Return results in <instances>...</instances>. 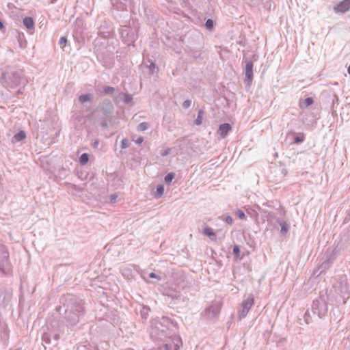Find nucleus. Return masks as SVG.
Listing matches in <instances>:
<instances>
[{"instance_id":"obj_1","label":"nucleus","mask_w":350,"mask_h":350,"mask_svg":"<svg viewBox=\"0 0 350 350\" xmlns=\"http://www.w3.org/2000/svg\"><path fill=\"white\" fill-rule=\"evenodd\" d=\"M0 82L5 88L15 89L27 83L23 68L16 64L5 65L1 68Z\"/></svg>"},{"instance_id":"obj_2","label":"nucleus","mask_w":350,"mask_h":350,"mask_svg":"<svg viewBox=\"0 0 350 350\" xmlns=\"http://www.w3.org/2000/svg\"><path fill=\"white\" fill-rule=\"evenodd\" d=\"M64 305L66 307L65 319L68 323V326L77 325L79 321L80 317L83 314V300L75 295H68L65 298Z\"/></svg>"},{"instance_id":"obj_3","label":"nucleus","mask_w":350,"mask_h":350,"mask_svg":"<svg viewBox=\"0 0 350 350\" xmlns=\"http://www.w3.org/2000/svg\"><path fill=\"white\" fill-rule=\"evenodd\" d=\"M168 323V319L164 317L154 319L151 323L150 338L155 341L165 342L169 331Z\"/></svg>"},{"instance_id":"obj_4","label":"nucleus","mask_w":350,"mask_h":350,"mask_svg":"<svg viewBox=\"0 0 350 350\" xmlns=\"http://www.w3.org/2000/svg\"><path fill=\"white\" fill-rule=\"evenodd\" d=\"M327 310L326 297L322 294V292H321L319 297L312 302V311L321 319L326 315Z\"/></svg>"},{"instance_id":"obj_5","label":"nucleus","mask_w":350,"mask_h":350,"mask_svg":"<svg viewBox=\"0 0 350 350\" xmlns=\"http://www.w3.org/2000/svg\"><path fill=\"white\" fill-rule=\"evenodd\" d=\"M10 266L9 252L4 245H0V271L5 273Z\"/></svg>"},{"instance_id":"obj_6","label":"nucleus","mask_w":350,"mask_h":350,"mask_svg":"<svg viewBox=\"0 0 350 350\" xmlns=\"http://www.w3.org/2000/svg\"><path fill=\"white\" fill-rule=\"evenodd\" d=\"M254 304V296L253 295H250L245 300H243L241 304V308L239 311V318L240 319L245 318Z\"/></svg>"},{"instance_id":"obj_7","label":"nucleus","mask_w":350,"mask_h":350,"mask_svg":"<svg viewBox=\"0 0 350 350\" xmlns=\"http://www.w3.org/2000/svg\"><path fill=\"white\" fill-rule=\"evenodd\" d=\"M253 67L254 63L251 59L245 60V83L247 87H250L252 82L253 81L254 75H253Z\"/></svg>"},{"instance_id":"obj_8","label":"nucleus","mask_w":350,"mask_h":350,"mask_svg":"<svg viewBox=\"0 0 350 350\" xmlns=\"http://www.w3.org/2000/svg\"><path fill=\"white\" fill-rule=\"evenodd\" d=\"M350 10V0H343L334 7L336 12L345 13Z\"/></svg>"},{"instance_id":"obj_9","label":"nucleus","mask_w":350,"mask_h":350,"mask_svg":"<svg viewBox=\"0 0 350 350\" xmlns=\"http://www.w3.org/2000/svg\"><path fill=\"white\" fill-rule=\"evenodd\" d=\"M220 312V309L217 306H211L205 310V316L207 319H213L215 318Z\"/></svg>"},{"instance_id":"obj_10","label":"nucleus","mask_w":350,"mask_h":350,"mask_svg":"<svg viewBox=\"0 0 350 350\" xmlns=\"http://www.w3.org/2000/svg\"><path fill=\"white\" fill-rule=\"evenodd\" d=\"M231 130L232 126L229 123H224L219 125L217 133L221 138H225Z\"/></svg>"},{"instance_id":"obj_11","label":"nucleus","mask_w":350,"mask_h":350,"mask_svg":"<svg viewBox=\"0 0 350 350\" xmlns=\"http://www.w3.org/2000/svg\"><path fill=\"white\" fill-rule=\"evenodd\" d=\"M163 295L172 298V299H178L181 297V293L179 291L172 288L165 289Z\"/></svg>"},{"instance_id":"obj_12","label":"nucleus","mask_w":350,"mask_h":350,"mask_svg":"<svg viewBox=\"0 0 350 350\" xmlns=\"http://www.w3.org/2000/svg\"><path fill=\"white\" fill-rule=\"evenodd\" d=\"M339 288L341 297L345 299L344 304H345L346 300L349 298L348 285L346 283H340Z\"/></svg>"},{"instance_id":"obj_13","label":"nucleus","mask_w":350,"mask_h":350,"mask_svg":"<svg viewBox=\"0 0 350 350\" xmlns=\"http://www.w3.org/2000/svg\"><path fill=\"white\" fill-rule=\"evenodd\" d=\"M101 110L106 115L111 114L113 111V106L109 100H105L101 107Z\"/></svg>"},{"instance_id":"obj_14","label":"nucleus","mask_w":350,"mask_h":350,"mask_svg":"<svg viewBox=\"0 0 350 350\" xmlns=\"http://www.w3.org/2000/svg\"><path fill=\"white\" fill-rule=\"evenodd\" d=\"M23 23L24 26L29 31H31V30L34 29L35 23H34V21H33V18L29 17V16H26V17H25L23 18Z\"/></svg>"},{"instance_id":"obj_15","label":"nucleus","mask_w":350,"mask_h":350,"mask_svg":"<svg viewBox=\"0 0 350 350\" xmlns=\"http://www.w3.org/2000/svg\"><path fill=\"white\" fill-rule=\"evenodd\" d=\"M26 138V133L24 131H20L15 134L12 138V142L13 144L19 142Z\"/></svg>"},{"instance_id":"obj_16","label":"nucleus","mask_w":350,"mask_h":350,"mask_svg":"<svg viewBox=\"0 0 350 350\" xmlns=\"http://www.w3.org/2000/svg\"><path fill=\"white\" fill-rule=\"evenodd\" d=\"M203 233L206 236L208 237L211 240H213V241L216 240L217 236L211 228L208 227V226L205 227L203 229Z\"/></svg>"},{"instance_id":"obj_17","label":"nucleus","mask_w":350,"mask_h":350,"mask_svg":"<svg viewBox=\"0 0 350 350\" xmlns=\"http://www.w3.org/2000/svg\"><path fill=\"white\" fill-rule=\"evenodd\" d=\"M278 222L280 224V226H281V230H280L281 234L285 235L288 231V224L286 221H282V220H278Z\"/></svg>"},{"instance_id":"obj_18","label":"nucleus","mask_w":350,"mask_h":350,"mask_svg":"<svg viewBox=\"0 0 350 350\" xmlns=\"http://www.w3.org/2000/svg\"><path fill=\"white\" fill-rule=\"evenodd\" d=\"M93 96L92 94L88 93L85 94H81L79 97V102L81 104H83L86 102L90 101L92 98Z\"/></svg>"},{"instance_id":"obj_19","label":"nucleus","mask_w":350,"mask_h":350,"mask_svg":"<svg viewBox=\"0 0 350 350\" xmlns=\"http://www.w3.org/2000/svg\"><path fill=\"white\" fill-rule=\"evenodd\" d=\"M164 193V185H158L157 186V190L154 192V198H161Z\"/></svg>"},{"instance_id":"obj_20","label":"nucleus","mask_w":350,"mask_h":350,"mask_svg":"<svg viewBox=\"0 0 350 350\" xmlns=\"http://www.w3.org/2000/svg\"><path fill=\"white\" fill-rule=\"evenodd\" d=\"M314 103V100L312 97H307L303 103H300L299 106L301 108H305L310 106Z\"/></svg>"},{"instance_id":"obj_21","label":"nucleus","mask_w":350,"mask_h":350,"mask_svg":"<svg viewBox=\"0 0 350 350\" xmlns=\"http://www.w3.org/2000/svg\"><path fill=\"white\" fill-rule=\"evenodd\" d=\"M179 342H180V341L178 340L176 343H174V344L166 343L164 345L165 349V350H172L173 348V350H178L180 349Z\"/></svg>"},{"instance_id":"obj_22","label":"nucleus","mask_w":350,"mask_h":350,"mask_svg":"<svg viewBox=\"0 0 350 350\" xmlns=\"http://www.w3.org/2000/svg\"><path fill=\"white\" fill-rule=\"evenodd\" d=\"M89 154L88 153H83L79 159V162L81 165H84L88 163L89 161Z\"/></svg>"},{"instance_id":"obj_23","label":"nucleus","mask_w":350,"mask_h":350,"mask_svg":"<svg viewBox=\"0 0 350 350\" xmlns=\"http://www.w3.org/2000/svg\"><path fill=\"white\" fill-rule=\"evenodd\" d=\"M240 252H241V251H240L239 246L237 245H235L233 247V254H234L236 260H241L242 259V257L240 256Z\"/></svg>"},{"instance_id":"obj_24","label":"nucleus","mask_w":350,"mask_h":350,"mask_svg":"<svg viewBox=\"0 0 350 350\" xmlns=\"http://www.w3.org/2000/svg\"><path fill=\"white\" fill-rule=\"evenodd\" d=\"M174 177H175L174 172H170V173L167 174L164 178L165 183L167 185H170V183H172V181L174 178Z\"/></svg>"},{"instance_id":"obj_25","label":"nucleus","mask_w":350,"mask_h":350,"mask_svg":"<svg viewBox=\"0 0 350 350\" xmlns=\"http://www.w3.org/2000/svg\"><path fill=\"white\" fill-rule=\"evenodd\" d=\"M204 111L202 109H200L198 113V117L195 120V124L196 125H200L202 123Z\"/></svg>"},{"instance_id":"obj_26","label":"nucleus","mask_w":350,"mask_h":350,"mask_svg":"<svg viewBox=\"0 0 350 350\" xmlns=\"http://www.w3.org/2000/svg\"><path fill=\"white\" fill-rule=\"evenodd\" d=\"M150 127V124L148 122H144L140 123L137 126V130L139 131H145L148 130Z\"/></svg>"},{"instance_id":"obj_27","label":"nucleus","mask_w":350,"mask_h":350,"mask_svg":"<svg viewBox=\"0 0 350 350\" xmlns=\"http://www.w3.org/2000/svg\"><path fill=\"white\" fill-rule=\"evenodd\" d=\"M336 259V251L334 250L327 256L326 260L331 265L333 264Z\"/></svg>"},{"instance_id":"obj_28","label":"nucleus","mask_w":350,"mask_h":350,"mask_svg":"<svg viewBox=\"0 0 350 350\" xmlns=\"http://www.w3.org/2000/svg\"><path fill=\"white\" fill-rule=\"evenodd\" d=\"M332 265L329 264L326 260L323 261L320 266L319 267V269L321 271V273L327 269Z\"/></svg>"},{"instance_id":"obj_29","label":"nucleus","mask_w":350,"mask_h":350,"mask_svg":"<svg viewBox=\"0 0 350 350\" xmlns=\"http://www.w3.org/2000/svg\"><path fill=\"white\" fill-rule=\"evenodd\" d=\"M42 340L46 344H48V345L51 344V335H50V334H49V333H44L42 336Z\"/></svg>"},{"instance_id":"obj_30","label":"nucleus","mask_w":350,"mask_h":350,"mask_svg":"<svg viewBox=\"0 0 350 350\" xmlns=\"http://www.w3.org/2000/svg\"><path fill=\"white\" fill-rule=\"evenodd\" d=\"M204 26L208 30H212L214 26L213 21L211 18L207 19L205 22Z\"/></svg>"},{"instance_id":"obj_31","label":"nucleus","mask_w":350,"mask_h":350,"mask_svg":"<svg viewBox=\"0 0 350 350\" xmlns=\"http://www.w3.org/2000/svg\"><path fill=\"white\" fill-rule=\"evenodd\" d=\"M115 91V88L111 86H105L103 88V92L105 94H112Z\"/></svg>"},{"instance_id":"obj_32","label":"nucleus","mask_w":350,"mask_h":350,"mask_svg":"<svg viewBox=\"0 0 350 350\" xmlns=\"http://www.w3.org/2000/svg\"><path fill=\"white\" fill-rule=\"evenodd\" d=\"M304 321L306 324H309L311 320L310 314L308 310H306L304 316Z\"/></svg>"},{"instance_id":"obj_33","label":"nucleus","mask_w":350,"mask_h":350,"mask_svg":"<svg viewBox=\"0 0 350 350\" xmlns=\"http://www.w3.org/2000/svg\"><path fill=\"white\" fill-rule=\"evenodd\" d=\"M67 43V38L64 36H62L60 38L59 40V46L63 49Z\"/></svg>"},{"instance_id":"obj_34","label":"nucleus","mask_w":350,"mask_h":350,"mask_svg":"<svg viewBox=\"0 0 350 350\" xmlns=\"http://www.w3.org/2000/svg\"><path fill=\"white\" fill-rule=\"evenodd\" d=\"M304 141V135H301V136H296V137H294V142L295 144H299L302 143Z\"/></svg>"},{"instance_id":"obj_35","label":"nucleus","mask_w":350,"mask_h":350,"mask_svg":"<svg viewBox=\"0 0 350 350\" xmlns=\"http://www.w3.org/2000/svg\"><path fill=\"white\" fill-rule=\"evenodd\" d=\"M133 100V96L131 94H125L124 95V102L126 103V104H129Z\"/></svg>"},{"instance_id":"obj_36","label":"nucleus","mask_w":350,"mask_h":350,"mask_svg":"<svg viewBox=\"0 0 350 350\" xmlns=\"http://www.w3.org/2000/svg\"><path fill=\"white\" fill-rule=\"evenodd\" d=\"M129 146V140L126 138L123 139L121 142V148L122 149L126 148Z\"/></svg>"},{"instance_id":"obj_37","label":"nucleus","mask_w":350,"mask_h":350,"mask_svg":"<svg viewBox=\"0 0 350 350\" xmlns=\"http://www.w3.org/2000/svg\"><path fill=\"white\" fill-rule=\"evenodd\" d=\"M191 100H189V99H187V100H185L183 102V107L184 109H186L189 108V107H190V106H191Z\"/></svg>"},{"instance_id":"obj_38","label":"nucleus","mask_w":350,"mask_h":350,"mask_svg":"<svg viewBox=\"0 0 350 350\" xmlns=\"http://www.w3.org/2000/svg\"><path fill=\"white\" fill-rule=\"evenodd\" d=\"M237 217L241 219H245V215L244 213V212L241 210H238L237 211Z\"/></svg>"},{"instance_id":"obj_39","label":"nucleus","mask_w":350,"mask_h":350,"mask_svg":"<svg viewBox=\"0 0 350 350\" xmlns=\"http://www.w3.org/2000/svg\"><path fill=\"white\" fill-rule=\"evenodd\" d=\"M155 64L154 62H150V65H149V69H150V72L153 74L154 73V68H155Z\"/></svg>"},{"instance_id":"obj_40","label":"nucleus","mask_w":350,"mask_h":350,"mask_svg":"<svg viewBox=\"0 0 350 350\" xmlns=\"http://www.w3.org/2000/svg\"><path fill=\"white\" fill-rule=\"evenodd\" d=\"M225 221L229 225H232L233 224V219L230 215H228V216L226 217Z\"/></svg>"},{"instance_id":"obj_41","label":"nucleus","mask_w":350,"mask_h":350,"mask_svg":"<svg viewBox=\"0 0 350 350\" xmlns=\"http://www.w3.org/2000/svg\"><path fill=\"white\" fill-rule=\"evenodd\" d=\"M148 277L150 278H156L158 280H161V278L159 275H157L156 273H154L153 272L149 273Z\"/></svg>"},{"instance_id":"obj_42","label":"nucleus","mask_w":350,"mask_h":350,"mask_svg":"<svg viewBox=\"0 0 350 350\" xmlns=\"http://www.w3.org/2000/svg\"><path fill=\"white\" fill-rule=\"evenodd\" d=\"M118 197V195H117L116 193L111 194V195L110 196V202H111V203H115V202H116V200H117Z\"/></svg>"},{"instance_id":"obj_43","label":"nucleus","mask_w":350,"mask_h":350,"mask_svg":"<svg viewBox=\"0 0 350 350\" xmlns=\"http://www.w3.org/2000/svg\"><path fill=\"white\" fill-rule=\"evenodd\" d=\"M129 34V29H122V31H121V35H122V37L128 36Z\"/></svg>"},{"instance_id":"obj_44","label":"nucleus","mask_w":350,"mask_h":350,"mask_svg":"<svg viewBox=\"0 0 350 350\" xmlns=\"http://www.w3.org/2000/svg\"><path fill=\"white\" fill-rule=\"evenodd\" d=\"M25 85H23V87L22 88L18 89L16 92V96H18L20 94H23L24 92Z\"/></svg>"},{"instance_id":"obj_45","label":"nucleus","mask_w":350,"mask_h":350,"mask_svg":"<svg viewBox=\"0 0 350 350\" xmlns=\"http://www.w3.org/2000/svg\"><path fill=\"white\" fill-rule=\"evenodd\" d=\"M107 121V118H105L104 120L102 122H100V125L102 128L105 129L108 126Z\"/></svg>"},{"instance_id":"obj_46","label":"nucleus","mask_w":350,"mask_h":350,"mask_svg":"<svg viewBox=\"0 0 350 350\" xmlns=\"http://www.w3.org/2000/svg\"><path fill=\"white\" fill-rule=\"evenodd\" d=\"M170 150H171L170 148L165 150L163 152H161V156H163V157L167 156L168 154H170Z\"/></svg>"},{"instance_id":"obj_47","label":"nucleus","mask_w":350,"mask_h":350,"mask_svg":"<svg viewBox=\"0 0 350 350\" xmlns=\"http://www.w3.org/2000/svg\"><path fill=\"white\" fill-rule=\"evenodd\" d=\"M53 339H54V341L55 342V345H56L57 344V342L58 341V340L59 339V334H55L53 335Z\"/></svg>"},{"instance_id":"obj_48","label":"nucleus","mask_w":350,"mask_h":350,"mask_svg":"<svg viewBox=\"0 0 350 350\" xmlns=\"http://www.w3.org/2000/svg\"><path fill=\"white\" fill-rule=\"evenodd\" d=\"M280 172H281V174L282 175V177H284L286 175V174H287L286 170L284 169V168L280 170Z\"/></svg>"},{"instance_id":"obj_49","label":"nucleus","mask_w":350,"mask_h":350,"mask_svg":"<svg viewBox=\"0 0 350 350\" xmlns=\"http://www.w3.org/2000/svg\"><path fill=\"white\" fill-rule=\"evenodd\" d=\"M0 29L3 30L5 29V26L3 24V22L0 19Z\"/></svg>"},{"instance_id":"obj_50","label":"nucleus","mask_w":350,"mask_h":350,"mask_svg":"<svg viewBox=\"0 0 350 350\" xmlns=\"http://www.w3.org/2000/svg\"><path fill=\"white\" fill-rule=\"evenodd\" d=\"M143 137H140L136 140V143L140 144L143 142Z\"/></svg>"},{"instance_id":"obj_51","label":"nucleus","mask_w":350,"mask_h":350,"mask_svg":"<svg viewBox=\"0 0 350 350\" xmlns=\"http://www.w3.org/2000/svg\"><path fill=\"white\" fill-rule=\"evenodd\" d=\"M99 144V142L98 141H95L94 143V147H96Z\"/></svg>"},{"instance_id":"obj_52","label":"nucleus","mask_w":350,"mask_h":350,"mask_svg":"<svg viewBox=\"0 0 350 350\" xmlns=\"http://www.w3.org/2000/svg\"><path fill=\"white\" fill-rule=\"evenodd\" d=\"M347 72L350 75V65L349 66V67L347 68Z\"/></svg>"}]
</instances>
